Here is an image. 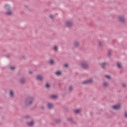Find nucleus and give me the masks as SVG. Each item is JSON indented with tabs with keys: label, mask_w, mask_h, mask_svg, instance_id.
Instances as JSON below:
<instances>
[{
	"label": "nucleus",
	"mask_w": 127,
	"mask_h": 127,
	"mask_svg": "<svg viewBox=\"0 0 127 127\" xmlns=\"http://www.w3.org/2000/svg\"><path fill=\"white\" fill-rule=\"evenodd\" d=\"M111 51H109L108 53V56H109L110 57V56H111Z\"/></svg>",
	"instance_id": "obj_26"
},
{
	"label": "nucleus",
	"mask_w": 127,
	"mask_h": 127,
	"mask_svg": "<svg viewBox=\"0 0 127 127\" xmlns=\"http://www.w3.org/2000/svg\"><path fill=\"white\" fill-rule=\"evenodd\" d=\"M81 66L82 67V68H83V69H87L88 68V64H87V63L86 62H82L81 64Z\"/></svg>",
	"instance_id": "obj_4"
},
{
	"label": "nucleus",
	"mask_w": 127,
	"mask_h": 127,
	"mask_svg": "<svg viewBox=\"0 0 127 127\" xmlns=\"http://www.w3.org/2000/svg\"><path fill=\"white\" fill-rule=\"evenodd\" d=\"M117 67L118 68H122V65H121V64L119 63H117Z\"/></svg>",
	"instance_id": "obj_17"
},
{
	"label": "nucleus",
	"mask_w": 127,
	"mask_h": 127,
	"mask_svg": "<svg viewBox=\"0 0 127 127\" xmlns=\"http://www.w3.org/2000/svg\"><path fill=\"white\" fill-rule=\"evenodd\" d=\"M56 123H57V124H59V123H60V122H61V120H60V119H58L56 120L55 121Z\"/></svg>",
	"instance_id": "obj_20"
},
{
	"label": "nucleus",
	"mask_w": 127,
	"mask_h": 127,
	"mask_svg": "<svg viewBox=\"0 0 127 127\" xmlns=\"http://www.w3.org/2000/svg\"><path fill=\"white\" fill-rule=\"evenodd\" d=\"M99 46H101V45H102V42H101V41H99Z\"/></svg>",
	"instance_id": "obj_30"
},
{
	"label": "nucleus",
	"mask_w": 127,
	"mask_h": 127,
	"mask_svg": "<svg viewBox=\"0 0 127 127\" xmlns=\"http://www.w3.org/2000/svg\"><path fill=\"white\" fill-rule=\"evenodd\" d=\"M46 88H49V87H50L49 84H46Z\"/></svg>",
	"instance_id": "obj_29"
},
{
	"label": "nucleus",
	"mask_w": 127,
	"mask_h": 127,
	"mask_svg": "<svg viewBox=\"0 0 127 127\" xmlns=\"http://www.w3.org/2000/svg\"><path fill=\"white\" fill-rule=\"evenodd\" d=\"M54 50L55 51H57L58 49H57V46H55L54 47Z\"/></svg>",
	"instance_id": "obj_25"
},
{
	"label": "nucleus",
	"mask_w": 127,
	"mask_h": 127,
	"mask_svg": "<svg viewBox=\"0 0 127 127\" xmlns=\"http://www.w3.org/2000/svg\"><path fill=\"white\" fill-rule=\"evenodd\" d=\"M65 24H66V26H67V27H71V26H72V25H73V23H72V22H69V21L66 22Z\"/></svg>",
	"instance_id": "obj_6"
},
{
	"label": "nucleus",
	"mask_w": 127,
	"mask_h": 127,
	"mask_svg": "<svg viewBox=\"0 0 127 127\" xmlns=\"http://www.w3.org/2000/svg\"><path fill=\"white\" fill-rule=\"evenodd\" d=\"M10 69L11 70H14V69H15V67H14V66H11V67H10Z\"/></svg>",
	"instance_id": "obj_24"
},
{
	"label": "nucleus",
	"mask_w": 127,
	"mask_h": 127,
	"mask_svg": "<svg viewBox=\"0 0 127 127\" xmlns=\"http://www.w3.org/2000/svg\"><path fill=\"white\" fill-rule=\"evenodd\" d=\"M49 63H50V64H51L52 65V64L54 63V61H53V60H50V61L49 62Z\"/></svg>",
	"instance_id": "obj_16"
},
{
	"label": "nucleus",
	"mask_w": 127,
	"mask_h": 127,
	"mask_svg": "<svg viewBox=\"0 0 127 127\" xmlns=\"http://www.w3.org/2000/svg\"><path fill=\"white\" fill-rule=\"evenodd\" d=\"M48 109H51L52 108H53V105L51 103H49L48 104Z\"/></svg>",
	"instance_id": "obj_10"
},
{
	"label": "nucleus",
	"mask_w": 127,
	"mask_h": 127,
	"mask_svg": "<svg viewBox=\"0 0 127 127\" xmlns=\"http://www.w3.org/2000/svg\"><path fill=\"white\" fill-rule=\"evenodd\" d=\"M119 20L121 22H125V18L123 16H120L119 17Z\"/></svg>",
	"instance_id": "obj_7"
},
{
	"label": "nucleus",
	"mask_w": 127,
	"mask_h": 127,
	"mask_svg": "<svg viewBox=\"0 0 127 127\" xmlns=\"http://www.w3.org/2000/svg\"><path fill=\"white\" fill-rule=\"evenodd\" d=\"M122 86H123V87H125L126 86V84H122Z\"/></svg>",
	"instance_id": "obj_33"
},
{
	"label": "nucleus",
	"mask_w": 127,
	"mask_h": 127,
	"mask_svg": "<svg viewBox=\"0 0 127 127\" xmlns=\"http://www.w3.org/2000/svg\"><path fill=\"white\" fill-rule=\"evenodd\" d=\"M91 83H93V79L92 78L82 82L83 85H86V84H91Z\"/></svg>",
	"instance_id": "obj_3"
},
{
	"label": "nucleus",
	"mask_w": 127,
	"mask_h": 127,
	"mask_svg": "<svg viewBox=\"0 0 127 127\" xmlns=\"http://www.w3.org/2000/svg\"><path fill=\"white\" fill-rule=\"evenodd\" d=\"M106 78H108V79H111V77L109 75H105Z\"/></svg>",
	"instance_id": "obj_27"
},
{
	"label": "nucleus",
	"mask_w": 127,
	"mask_h": 127,
	"mask_svg": "<svg viewBox=\"0 0 127 127\" xmlns=\"http://www.w3.org/2000/svg\"><path fill=\"white\" fill-rule=\"evenodd\" d=\"M29 74H32V72L31 71H29Z\"/></svg>",
	"instance_id": "obj_34"
},
{
	"label": "nucleus",
	"mask_w": 127,
	"mask_h": 127,
	"mask_svg": "<svg viewBox=\"0 0 127 127\" xmlns=\"http://www.w3.org/2000/svg\"><path fill=\"white\" fill-rule=\"evenodd\" d=\"M37 80H39L40 81H42V79H43V77L41 76V75H38L37 77Z\"/></svg>",
	"instance_id": "obj_11"
},
{
	"label": "nucleus",
	"mask_w": 127,
	"mask_h": 127,
	"mask_svg": "<svg viewBox=\"0 0 127 127\" xmlns=\"http://www.w3.org/2000/svg\"><path fill=\"white\" fill-rule=\"evenodd\" d=\"M10 96L11 97H13V92L11 90L10 91Z\"/></svg>",
	"instance_id": "obj_19"
},
{
	"label": "nucleus",
	"mask_w": 127,
	"mask_h": 127,
	"mask_svg": "<svg viewBox=\"0 0 127 127\" xmlns=\"http://www.w3.org/2000/svg\"><path fill=\"white\" fill-rule=\"evenodd\" d=\"M79 46V43L78 42L74 43V47H78Z\"/></svg>",
	"instance_id": "obj_15"
},
{
	"label": "nucleus",
	"mask_w": 127,
	"mask_h": 127,
	"mask_svg": "<svg viewBox=\"0 0 127 127\" xmlns=\"http://www.w3.org/2000/svg\"><path fill=\"white\" fill-rule=\"evenodd\" d=\"M51 97L52 98V99H56V98H57V95H52Z\"/></svg>",
	"instance_id": "obj_18"
},
{
	"label": "nucleus",
	"mask_w": 127,
	"mask_h": 127,
	"mask_svg": "<svg viewBox=\"0 0 127 127\" xmlns=\"http://www.w3.org/2000/svg\"><path fill=\"white\" fill-rule=\"evenodd\" d=\"M125 117L127 118V113H125Z\"/></svg>",
	"instance_id": "obj_32"
},
{
	"label": "nucleus",
	"mask_w": 127,
	"mask_h": 127,
	"mask_svg": "<svg viewBox=\"0 0 127 127\" xmlns=\"http://www.w3.org/2000/svg\"><path fill=\"white\" fill-rule=\"evenodd\" d=\"M55 73L57 75V76H60L62 73L60 71H57V72H55Z\"/></svg>",
	"instance_id": "obj_13"
},
{
	"label": "nucleus",
	"mask_w": 127,
	"mask_h": 127,
	"mask_svg": "<svg viewBox=\"0 0 127 127\" xmlns=\"http://www.w3.org/2000/svg\"><path fill=\"white\" fill-rule=\"evenodd\" d=\"M49 16H50V18H52V19L54 18V17H53V15H50Z\"/></svg>",
	"instance_id": "obj_28"
},
{
	"label": "nucleus",
	"mask_w": 127,
	"mask_h": 127,
	"mask_svg": "<svg viewBox=\"0 0 127 127\" xmlns=\"http://www.w3.org/2000/svg\"><path fill=\"white\" fill-rule=\"evenodd\" d=\"M33 103V98L32 97H29L26 99L25 104L26 106H29V105H31Z\"/></svg>",
	"instance_id": "obj_1"
},
{
	"label": "nucleus",
	"mask_w": 127,
	"mask_h": 127,
	"mask_svg": "<svg viewBox=\"0 0 127 127\" xmlns=\"http://www.w3.org/2000/svg\"><path fill=\"white\" fill-rule=\"evenodd\" d=\"M27 125L29 126L30 127H32L33 125H34V123H33V121H31L30 122L27 123Z\"/></svg>",
	"instance_id": "obj_9"
},
{
	"label": "nucleus",
	"mask_w": 127,
	"mask_h": 127,
	"mask_svg": "<svg viewBox=\"0 0 127 127\" xmlns=\"http://www.w3.org/2000/svg\"><path fill=\"white\" fill-rule=\"evenodd\" d=\"M114 110H119V109L121 108V105L120 104L116 105L112 107Z\"/></svg>",
	"instance_id": "obj_5"
},
{
	"label": "nucleus",
	"mask_w": 127,
	"mask_h": 127,
	"mask_svg": "<svg viewBox=\"0 0 127 127\" xmlns=\"http://www.w3.org/2000/svg\"><path fill=\"white\" fill-rule=\"evenodd\" d=\"M67 121H68L69 122H70L71 123H72V122H73V120H72V118L67 119Z\"/></svg>",
	"instance_id": "obj_22"
},
{
	"label": "nucleus",
	"mask_w": 127,
	"mask_h": 127,
	"mask_svg": "<svg viewBox=\"0 0 127 127\" xmlns=\"http://www.w3.org/2000/svg\"><path fill=\"white\" fill-rule=\"evenodd\" d=\"M103 86L104 87H108V86H109V83H108V82H105L103 83Z\"/></svg>",
	"instance_id": "obj_14"
},
{
	"label": "nucleus",
	"mask_w": 127,
	"mask_h": 127,
	"mask_svg": "<svg viewBox=\"0 0 127 127\" xmlns=\"http://www.w3.org/2000/svg\"><path fill=\"white\" fill-rule=\"evenodd\" d=\"M72 90H73V88L72 87V86H69V91L70 92H71V91H72Z\"/></svg>",
	"instance_id": "obj_23"
},
{
	"label": "nucleus",
	"mask_w": 127,
	"mask_h": 127,
	"mask_svg": "<svg viewBox=\"0 0 127 127\" xmlns=\"http://www.w3.org/2000/svg\"><path fill=\"white\" fill-rule=\"evenodd\" d=\"M5 9L7 11V12H6V14H7V15H11V10H10V6H9V5L6 4L5 5Z\"/></svg>",
	"instance_id": "obj_2"
},
{
	"label": "nucleus",
	"mask_w": 127,
	"mask_h": 127,
	"mask_svg": "<svg viewBox=\"0 0 127 127\" xmlns=\"http://www.w3.org/2000/svg\"><path fill=\"white\" fill-rule=\"evenodd\" d=\"M108 64L107 63H102L101 64V67L102 68H103V69H106V67H107L108 66Z\"/></svg>",
	"instance_id": "obj_8"
},
{
	"label": "nucleus",
	"mask_w": 127,
	"mask_h": 127,
	"mask_svg": "<svg viewBox=\"0 0 127 127\" xmlns=\"http://www.w3.org/2000/svg\"><path fill=\"white\" fill-rule=\"evenodd\" d=\"M20 81L21 84H24L25 83V79L24 78H21Z\"/></svg>",
	"instance_id": "obj_12"
},
{
	"label": "nucleus",
	"mask_w": 127,
	"mask_h": 127,
	"mask_svg": "<svg viewBox=\"0 0 127 127\" xmlns=\"http://www.w3.org/2000/svg\"><path fill=\"white\" fill-rule=\"evenodd\" d=\"M79 112H80V110H79V109H76V110H74V113H75V114H78V113H79Z\"/></svg>",
	"instance_id": "obj_21"
},
{
	"label": "nucleus",
	"mask_w": 127,
	"mask_h": 127,
	"mask_svg": "<svg viewBox=\"0 0 127 127\" xmlns=\"http://www.w3.org/2000/svg\"><path fill=\"white\" fill-rule=\"evenodd\" d=\"M64 67H68V64H64Z\"/></svg>",
	"instance_id": "obj_31"
}]
</instances>
